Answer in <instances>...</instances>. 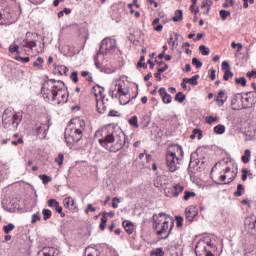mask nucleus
<instances>
[{"mask_svg": "<svg viewBox=\"0 0 256 256\" xmlns=\"http://www.w3.org/2000/svg\"><path fill=\"white\" fill-rule=\"evenodd\" d=\"M214 133H216V135H223V133H225V126L223 124H218L214 127Z\"/></svg>", "mask_w": 256, "mask_h": 256, "instance_id": "cd10ccee", "label": "nucleus"}, {"mask_svg": "<svg viewBox=\"0 0 256 256\" xmlns=\"http://www.w3.org/2000/svg\"><path fill=\"white\" fill-rule=\"evenodd\" d=\"M179 161L181 158L177 157V152H173L171 149L166 152V165L170 173H175L179 169Z\"/></svg>", "mask_w": 256, "mask_h": 256, "instance_id": "0eeeda50", "label": "nucleus"}, {"mask_svg": "<svg viewBox=\"0 0 256 256\" xmlns=\"http://www.w3.org/2000/svg\"><path fill=\"white\" fill-rule=\"evenodd\" d=\"M182 191H185V187H183L181 184H176V185L173 186L171 196L172 197H179V195H181Z\"/></svg>", "mask_w": 256, "mask_h": 256, "instance_id": "4be33fe9", "label": "nucleus"}, {"mask_svg": "<svg viewBox=\"0 0 256 256\" xmlns=\"http://www.w3.org/2000/svg\"><path fill=\"white\" fill-rule=\"evenodd\" d=\"M235 5V1L233 0H226V2L223 3V7L227 9L228 7H233Z\"/></svg>", "mask_w": 256, "mask_h": 256, "instance_id": "603ef678", "label": "nucleus"}, {"mask_svg": "<svg viewBox=\"0 0 256 256\" xmlns=\"http://www.w3.org/2000/svg\"><path fill=\"white\" fill-rule=\"evenodd\" d=\"M175 151H177V153H179V155H180L181 157H183V148H182L181 146L176 145V146H175Z\"/></svg>", "mask_w": 256, "mask_h": 256, "instance_id": "338daca9", "label": "nucleus"}, {"mask_svg": "<svg viewBox=\"0 0 256 256\" xmlns=\"http://www.w3.org/2000/svg\"><path fill=\"white\" fill-rule=\"evenodd\" d=\"M247 77L251 79L252 77L256 78V69L252 70L251 72H247Z\"/></svg>", "mask_w": 256, "mask_h": 256, "instance_id": "774afa93", "label": "nucleus"}, {"mask_svg": "<svg viewBox=\"0 0 256 256\" xmlns=\"http://www.w3.org/2000/svg\"><path fill=\"white\" fill-rule=\"evenodd\" d=\"M218 117L217 116H206L205 117V121L208 125H213V123H216V121H218Z\"/></svg>", "mask_w": 256, "mask_h": 256, "instance_id": "473e14b6", "label": "nucleus"}, {"mask_svg": "<svg viewBox=\"0 0 256 256\" xmlns=\"http://www.w3.org/2000/svg\"><path fill=\"white\" fill-rule=\"evenodd\" d=\"M174 99L175 101H178V103H183V101H185V94H183V92H179L176 94Z\"/></svg>", "mask_w": 256, "mask_h": 256, "instance_id": "79ce46f5", "label": "nucleus"}, {"mask_svg": "<svg viewBox=\"0 0 256 256\" xmlns=\"http://www.w3.org/2000/svg\"><path fill=\"white\" fill-rule=\"evenodd\" d=\"M112 201H113L112 207H113L114 209H117V207H119V204H117V203H121V200H120L119 198H117V197H114V198L112 199ZM115 201H117V203H116Z\"/></svg>", "mask_w": 256, "mask_h": 256, "instance_id": "052dcab7", "label": "nucleus"}, {"mask_svg": "<svg viewBox=\"0 0 256 256\" xmlns=\"http://www.w3.org/2000/svg\"><path fill=\"white\" fill-rule=\"evenodd\" d=\"M39 179H41L44 185H47L51 181V177L46 174H40Z\"/></svg>", "mask_w": 256, "mask_h": 256, "instance_id": "ea45409f", "label": "nucleus"}, {"mask_svg": "<svg viewBox=\"0 0 256 256\" xmlns=\"http://www.w3.org/2000/svg\"><path fill=\"white\" fill-rule=\"evenodd\" d=\"M116 50H117V40L111 37H107L102 40L98 54L109 55V53H115Z\"/></svg>", "mask_w": 256, "mask_h": 256, "instance_id": "423d86ee", "label": "nucleus"}, {"mask_svg": "<svg viewBox=\"0 0 256 256\" xmlns=\"http://www.w3.org/2000/svg\"><path fill=\"white\" fill-rule=\"evenodd\" d=\"M127 86H125V82H121V80H113L110 90H109V95L112 97V99H119V95L121 93H126L127 91Z\"/></svg>", "mask_w": 256, "mask_h": 256, "instance_id": "6e6552de", "label": "nucleus"}, {"mask_svg": "<svg viewBox=\"0 0 256 256\" xmlns=\"http://www.w3.org/2000/svg\"><path fill=\"white\" fill-rule=\"evenodd\" d=\"M59 205V202L56 199L48 200V207H56Z\"/></svg>", "mask_w": 256, "mask_h": 256, "instance_id": "5fc2aeb1", "label": "nucleus"}, {"mask_svg": "<svg viewBox=\"0 0 256 256\" xmlns=\"http://www.w3.org/2000/svg\"><path fill=\"white\" fill-rule=\"evenodd\" d=\"M153 229L158 236V239H168L169 234L173 231V220H167V214H154L152 217Z\"/></svg>", "mask_w": 256, "mask_h": 256, "instance_id": "f03ea898", "label": "nucleus"}, {"mask_svg": "<svg viewBox=\"0 0 256 256\" xmlns=\"http://www.w3.org/2000/svg\"><path fill=\"white\" fill-rule=\"evenodd\" d=\"M120 105H127L129 101H131V94L129 93V89L126 90V93H121L118 96Z\"/></svg>", "mask_w": 256, "mask_h": 256, "instance_id": "412c9836", "label": "nucleus"}, {"mask_svg": "<svg viewBox=\"0 0 256 256\" xmlns=\"http://www.w3.org/2000/svg\"><path fill=\"white\" fill-rule=\"evenodd\" d=\"M243 94H236L232 101H231V107L233 111H241L243 109Z\"/></svg>", "mask_w": 256, "mask_h": 256, "instance_id": "ddd939ff", "label": "nucleus"}, {"mask_svg": "<svg viewBox=\"0 0 256 256\" xmlns=\"http://www.w3.org/2000/svg\"><path fill=\"white\" fill-rule=\"evenodd\" d=\"M256 103V96L254 92H246L242 95V107L243 109H247L249 107H253Z\"/></svg>", "mask_w": 256, "mask_h": 256, "instance_id": "9b49d317", "label": "nucleus"}, {"mask_svg": "<svg viewBox=\"0 0 256 256\" xmlns=\"http://www.w3.org/2000/svg\"><path fill=\"white\" fill-rule=\"evenodd\" d=\"M94 62L97 68L101 67V63L99 62V52L94 56Z\"/></svg>", "mask_w": 256, "mask_h": 256, "instance_id": "e2e57ef3", "label": "nucleus"}, {"mask_svg": "<svg viewBox=\"0 0 256 256\" xmlns=\"http://www.w3.org/2000/svg\"><path fill=\"white\" fill-rule=\"evenodd\" d=\"M219 15L222 21H227V17H231V12L227 10H220Z\"/></svg>", "mask_w": 256, "mask_h": 256, "instance_id": "2f4dec72", "label": "nucleus"}, {"mask_svg": "<svg viewBox=\"0 0 256 256\" xmlns=\"http://www.w3.org/2000/svg\"><path fill=\"white\" fill-rule=\"evenodd\" d=\"M14 59L16 61H21V63H29V61H30L29 57L15 56Z\"/></svg>", "mask_w": 256, "mask_h": 256, "instance_id": "8fccbe9b", "label": "nucleus"}, {"mask_svg": "<svg viewBox=\"0 0 256 256\" xmlns=\"http://www.w3.org/2000/svg\"><path fill=\"white\" fill-rule=\"evenodd\" d=\"M49 127H51V119H47V123H36L34 126L36 135L40 139H45V137H47V131H49Z\"/></svg>", "mask_w": 256, "mask_h": 256, "instance_id": "1a4fd4ad", "label": "nucleus"}, {"mask_svg": "<svg viewBox=\"0 0 256 256\" xmlns=\"http://www.w3.org/2000/svg\"><path fill=\"white\" fill-rule=\"evenodd\" d=\"M231 70V66H229V63L227 61L222 62V71Z\"/></svg>", "mask_w": 256, "mask_h": 256, "instance_id": "680f3d73", "label": "nucleus"}, {"mask_svg": "<svg viewBox=\"0 0 256 256\" xmlns=\"http://www.w3.org/2000/svg\"><path fill=\"white\" fill-rule=\"evenodd\" d=\"M163 103H165L166 105H169V103H171V101H173V97H171V95L169 93H167V89H165L164 87H161L158 91Z\"/></svg>", "mask_w": 256, "mask_h": 256, "instance_id": "a211bd4d", "label": "nucleus"}, {"mask_svg": "<svg viewBox=\"0 0 256 256\" xmlns=\"http://www.w3.org/2000/svg\"><path fill=\"white\" fill-rule=\"evenodd\" d=\"M197 194H195V192H189V191H185L184 192V201H189V199H191V197H195Z\"/></svg>", "mask_w": 256, "mask_h": 256, "instance_id": "a18cd8bd", "label": "nucleus"}, {"mask_svg": "<svg viewBox=\"0 0 256 256\" xmlns=\"http://www.w3.org/2000/svg\"><path fill=\"white\" fill-rule=\"evenodd\" d=\"M57 89H59V94L65 97V90L63 89V81L50 79L46 81L41 88V94L47 101H55V96L57 95Z\"/></svg>", "mask_w": 256, "mask_h": 256, "instance_id": "7ed1b4c3", "label": "nucleus"}, {"mask_svg": "<svg viewBox=\"0 0 256 256\" xmlns=\"http://www.w3.org/2000/svg\"><path fill=\"white\" fill-rule=\"evenodd\" d=\"M54 208H55L56 213H59L61 215V217H63L65 215V213H63V207H61L59 205V203L57 206H54Z\"/></svg>", "mask_w": 256, "mask_h": 256, "instance_id": "4d7b16f0", "label": "nucleus"}, {"mask_svg": "<svg viewBox=\"0 0 256 256\" xmlns=\"http://www.w3.org/2000/svg\"><path fill=\"white\" fill-rule=\"evenodd\" d=\"M215 249H217V246L215 244H212L211 242L207 243V246H204L203 253L204 256H215Z\"/></svg>", "mask_w": 256, "mask_h": 256, "instance_id": "6ab92c4d", "label": "nucleus"}, {"mask_svg": "<svg viewBox=\"0 0 256 256\" xmlns=\"http://www.w3.org/2000/svg\"><path fill=\"white\" fill-rule=\"evenodd\" d=\"M62 89L64 90V98H63V95L59 94V92H61V90H59V88H57V90H56V96H55V99L53 100V102L57 103V105H60V103H67V101L69 99V92H67V86H65L64 82H63Z\"/></svg>", "mask_w": 256, "mask_h": 256, "instance_id": "f8f14e48", "label": "nucleus"}, {"mask_svg": "<svg viewBox=\"0 0 256 256\" xmlns=\"http://www.w3.org/2000/svg\"><path fill=\"white\" fill-rule=\"evenodd\" d=\"M174 15L175 16L172 18V21H174V23H179L183 21V10H176Z\"/></svg>", "mask_w": 256, "mask_h": 256, "instance_id": "a878e982", "label": "nucleus"}, {"mask_svg": "<svg viewBox=\"0 0 256 256\" xmlns=\"http://www.w3.org/2000/svg\"><path fill=\"white\" fill-rule=\"evenodd\" d=\"M64 139L67 147L71 149L75 143H79V140L83 139V133L78 132L73 126H67L64 132Z\"/></svg>", "mask_w": 256, "mask_h": 256, "instance_id": "39448f33", "label": "nucleus"}, {"mask_svg": "<svg viewBox=\"0 0 256 256\" xmlns=\"http://www.w3.org/2000/svg\"><path fill=\"white\" fill-rule=\"evenodd\" d=\"M244 228L249 235H256V216L255 215H251L245 218Z\"/></svg>", "mask_w": 256, "mask_h": 256, "instance_id": "9d476101", "label": "nucleus"}, {"mask_svg": "<svg viewBox=\"0 0 256 256\" xmlns=\"http://www.w3.org/2000/svg\"><path fill=\"white\" fill-rule=\"evenodd\" d=\"M63 159H65V156L63 155V153H60L58 154V157L55 158V163H57V165L61 167V165H63Z\"/></svg>", "mask_w": 256, "mask_h": 256, "instance_id": "c03bdc74", "label": "nucleus"}, {"mask_svg": "<svg viewBox=\"0 0 256 256\" xmlns=\"http://www.w3.org/2000/svg\"><path fill=\"white\" fill-rule=\"evenodd\" d=\"M73 122L69 125L70 127H72V129H75L78 133H84L85 131V120H82L81 118H76L74 120H72Z\"/></svg>", "mask_w": 256, "mask_h": 256, "instance_id": "4468645a", "label": "nucleus"}, {"mask_svg": "<svg viewBox=\"0 0 256 256\" xmlns=\"http://www.w3.org/2000/svg\"><path fill=\"white\" fill-rule=\"evenodd\" d=\"M216 101H220L221 105H223L225 103V101H227V95H225V91L221 90L218 93V97H217Z\"/></svg>", "mask_w": 256, "mask_h": 256, "instance_id": "c85d7f7f", "label": "nucleus"}, {"mask_svg": "<svg viewBox=\"0 0 256 256\" xmlns=\"http://www.w3.org/2000/svg\"><path fill=\"white\" fill-rule=\"evenodd\" d=\"M139 119L137 116H133L129 119V124L132 125V127H135V129L139 128Z\"/></svg>", "mask_w": 256, "mask_h": 256, "instance_id": "72a5a7b5", "label": "nucleus"}, {"mask_svg": "<svg viewBox=\"0 0 256 256\" xmlns=\"http://www.w3.org/2000/svg\"><path fill=\"white\" fill-rule=\"evenodd\" d=\"M126 141L127 136H125V133H123L121 129L112 128L107 132L104 138L99 139V144L106 149V151L117 153V151H121V149L125 147Z\"/></svg>", "mask_w": 256, "mask_h": 256, "instance_id": "f257e3e1", "label": "nucleus"}, {"mask_svg": "<svg viewBox=\"0 0 256 256\" xmlns=\"http://www.w3.org/2000/svg\"><path fill=\"white\" fill-rule=\"evenodd\" d=\"M137 67H143L144 69H147V63H145V56L140 57Z\"/></svg>", "mask_w": 256, "mask_h": 256, "instance_id": "09e8293b", "label": "nucleus"}, {"mask_svg": "<svg viewBox=\"0 0 256 256\" xmlns=\"http://www.w3.org/2000/svg\"><path fill=\"white\" fill-rule=\"evenodd\" d=\"M243 191H245V187H243V184H238L237 191L234 193L235 197H241V195H243Z\"/></svg>", "mask_w": 256, "mask_h": 256, "instance_id": "4c0bfd02", "label": "nucleus"}, {"mask_svg": "<svg viewBox=\"0 0 256 256\" xmlns=\"http://www.w3.org/2000/svg\"><path fill=\"white\" fill-rule=\"evenodd\" d=\"M241 173H242V181H247V177H248L247 173H249V170L246 168H243Z\"/></svg>", "mask_w": 256, "mask_h": 256, "instance_id": "13d9d810", "label": "nucleus"}, {"mask_svg": "<svg viewBox=\"0 0 256 256\" xmlns=\"http://www.w3.org/2000/svg\"><path fill=\"white\" fill-rule=\"evenodd\" d=\"M122 225H123L126 233H128V235H132L133 229H134L133 223H131V221H129V220H125V221H123Z\"/></svg>", "mask_w": 256, "mask_h": 256, "instance_id": "5701e85b", "label": "nucleus"}, {"mask_svg": "<svg viewBox=\"0 0 256 256\" xmlns=\"http://www.w3.org/2000/svg\"><path fill=\"white\" fill-rule=\"evenodd\" d=\"M197 79H199V75H195L190 78V85H199V81H197Z\"/></svg>", "mask_w": 256, "mask_h": 256, "instance_id": "864d4df0", "label": "nucleus"}, {"mask_svg": "<svg viewBox=\"0 0 256 256\" xmlns=\"http://www.w3.org/2000/svg\"><path fill=\"white\" fill-rule=\"evenodd\" d=\"M176 224H177V227H183V217L176 216Z\"/></svg>", "mask_w": 256, "mask_h": 256, "instance_id": "bf43d9fd", "label": "nucleus"}, {"mask_svg": "<svg viewBox=\"0 0 256 256\" xmlns=\"http://www.w3.org/2000/svg\"><path fill=\"white\" fill-rule=\"evenodd\" d=\"M165 20H161L160 18H155L152 21V27L154 31H157L158 33L163 31V25H165Z\"/></svg>", "mask_w": 256, "mask_h": 256, "instance_id": "aec40b11", "label": "nucleus"}, {"mask_svg": "<svg viewBox=\"0 0 256 256\" xmlns=\"http://www.w3.org/2000/svg\"><path fill=\"white\" fill-rule=\"evenodd\" d=\"M91 211L92 213H95L96 209L93 207V204H88L87 209L85 210V213H89Z\"/></svg>", "mask_w": 256, "mask_h": 256, "instance_id": "69168bd1", "label": "nucleus"}, {"mask_svg": "<svg viewBox=\"0 0 256 256\" xmlns=\"http://www.w3.org/2000/svg\"><path fill=\"white\" fill-rule=\"evenodd\" d=\"M93 92H94L95 97H99V95L101 97H103V93H105V88L97 85V86L93 87Z\"/></svg>", "mask_w": 256, "mask_h": 256, "instance_id": "bb28decb", "label": "nucleus"}, {"mask_svg": "<svg viewBox=\"0 0 256 256\" xmlns=\"http://www.w3.org/2000/svg\"><path fill=\"white\" fill-rule=\"evenodd\" d=\"M13 229H15L14 224H8L3 227V231L6 235H9V233H11V231H13Z\"/></svg>", "mask_w": 256, "mask_h": 256, "instance_id": "58836bf2", "label": "nucleus"}, {"mask_svg": "<svg viewBox=\"0 0 256 256\" xmlns=\"http://www.w3.org/2000/svg\"><path fill=\"white\" fill-rule=\"evenodd\" d=\"M192 65L196 67V69H201L203 67V62L199 61L197 58L192 59Z\"/></svg>", "mask_w": 256, "mask_h": 256, "instance_id": "37998d69", "label": "nucleus"}, {"mask_svg": "<svg viewBox=\"0 0 256 256\" xmlns=\"http://www.w3.org/2000/svg\"><path fill=\"white\" fill-rule=\"evenodd\" d=\"M55 70L59 73V75H67V67L64 65L55 66Z\"/></svg>", "mask_w": 256, "mask_h": 256, "instance_id": "c756f323", "label": "nucleus"}, {"mask_svg": "<svg viewBox=\"0 0 256 256\" xmlns=\"http://www.w3.org/2000/svg\"><path fill=\"white\" fill-rule=\"evenodd\" d=\"M199 211L197 210V207L195 206H189L185 209V217L186 220L190 223L195 219L198 215Z\"/></svg>", "mask_w": 256, "mask_h": 256, "instance_id": "dca6fc26", "label": "nucleus"}, {"mask_svg": "<svg viewBox=\"0 0 256 256\" xmlns=\"http://www.w3.org/2000/svg\"><path fill=\"white\" fill-rule=\"evenodd\" d=\"M64 207L66 209H75V200L71 197H67L63 200Z\"/></svg>", "mask_w": 256, "mask_h": 256, "instance_id": "b1692460", "label": "nucleus"}, {"mask_svg": "<svg viewBox=\"0 0 256 256\" xmlns=\"http://www.w3.org/2000/svg\"><path fill=\"white\" fill-rule=\"evenodd\" d=\"M33 67H37L38 69H43V58L38 57L36 61L33 62Z\"/></svg>", "mask_w": 256, "mask_h": 256, "instance_id": "f704fd0d", "label": "nucleus"}, {"mask_svg": "<svg viewBox=\"0 0 256 256\" xmlns=\"http://www.w3.org/2000/svg\"><path fill=\"white\" fill-rule=\"evenodd\" d=\"M112 17H114V19H121V15H123V13H125V5L118 3V4H114L112 7Z\"/></svg>", "mask_w": 256, "mask_h": 256, "instance_id": "2eb2a0df", "label": "nucleus"}, {"mask_svg": "<svg viewBox=\"0 0 256 256\" xmlns=\"http://www.w3.org/2000/svg\"><path fill=\"white\" fill-rule=\"evenodd\" d=\"M70 79L74 82V83H79V77H78V73L75 71V72H72L71 76H70Z\"/></svg>", "mask_w": 256, "mask_h": 256, "instance_id": "3c124183", "label": "nucleus"}, {"mask_svg": "<svg viewBox=\"0 0 256 256\" xmlns=\"http://www.w3.org/2000/svg\"><path fill=\"white\" fill-rule=\"evenodd\" d=\"M231 77H233V72L231 70L224 71V76H223L224 81H229Z\"/></svg>", "mask_w": 256, "mask_h": 256, "instance_id": "49530a36", "label": "nucleus"}, {"mask_svg": "<svg viewBox=\"0 0 256 256\" xmlns=\"http://www.w3.org/2000/svg\"><path fill=\"white\" fill-rule=\"evenodd\" d=\"M59 250L55 247H44L38 252V256H58Z\"/></svg>", "mask_w": 256, "mask_h": 256, "instance_id": "f3484780", "label": "nucleus"}, {"mask_svg": "<svg viewBox=\"0 0 256 256\" xmlns=\"http://www.w3.org/2000/svg\"><path fill=\"white\" fill-rule=\"evenodd\" d=\"M23 121V115L5 110L2 115V125L4 129H17Z\"/></svg>", "mask_w": 256, "mask_h": 256, "instance_id": "20e7f679", "label": "nucleus"}, {"mask_svg": "<svg viewBox=\"0 0 256 256\" xmlns=\"http://www.w3.org/2000/svg\"><path fill=\"white\" fill-rule=\"evenodd\" d=\"M23 47L24 49H33L34 47H37V43H35V41H24Z\"/></svg>", "mask_w": 256, "mask_h": 256, "instance_id": "e433bc0d", "label": "nucleus"}, {"mask_svg": "<svg viewBox=\"0 0 256 256\" xmlns=\"http://www.w3.org/2000/svg\"><path fill=\"white\" fill-rule=\"evenodd\" d=\"M9 51H10L11 53H19V46L12 44V45L9 46Z\"/></svg>", "mask_w": 256, "mask_h": 256, "instance_id": "6e6d98bb", "label": "nucleus"}, {"mask_svg": "<svg viewBox=\"0 0 256 256\" xmlns=\"http://www.w3.org/2000/svg\"><path fill=\"white\" fill-rule=\"evenodd\" d=\"M42 215H43L44 221H47V219H51V215H53V213L49 209H43Z\"/></svg>", "mask_w": 256, "mask_h": 256, "instance_id": "c9c22d12", "label": "nucleus"}, {"mask_svg": "<svg viewBox=\"0 0 256 256\" xmlns=\"http://www.w3.org/2000/svg\"><path fill=\"white\" fill-rule=\"evenodd\" d=\"M150 255L163 256V255H165V252H163V248H157L155 250H152Z\"/></svg>", "mask_w": 256, "mask_h": 256, "instance_id": "a19ab883", "label": "nucleus"}, {"mask_svg": "<svg viewBox=\"0 0 256 256\" xmlns=\"http://www.w3.org/2000/svg\"><path fill=\"white\" fill-rule=\"evenodd\" d=\"M199 51H200L201 55H204V56H207V55H209V53H211V50L209 49V47H207L205 45H200Z\"/></svg>", "mask_w": 256, "mask_h": 256, "instance_id": "7c9ffc66", "label": "nucleus"}, {"mask_svg": "<svg viewBox=\"0 0 256 256\" xmlns=\"http://www.w3.org/2000/svg\"><path fill=\"white\" fill-rule=\"evenodd\" d=\"M37 221H41V217L39 216V214H33L31 223H37Z\"/></svg>", "mask_w": 256, "mask_h": 256, "instance_id": "0e129e2a", "label": "nucleus"}, {"mask_svg": "<svg viewBox=\"0 0 256 256\" xmlns=\"http://www.w3.org/2000/svg\"><path fill=\"white\" fill-rule=\"evenodd\" d=\"M213 5V0H204L201 5V9L207 8L204 15H207L211 11V6Z\"/></svg>", "mask_w": 256, "mask_h": 256, "instance_id": "393cba45", "label": "nucleus"}, {"mask_svg": "<svg viewBox=\"0 0 256 256\" xmlns=\"http://www.w3.org/2000/svg\"><path fill=\"white\" fill-rule=\"evenodd\" d=\"M236 83L238 85H242V87H246L247 86V79H245V77L236 78Z\"/></svg>", "mask_w": 256, "mask_h": 256, "instance_id": "de8ad7c7", "label": "nucleus"}]
</instances>
